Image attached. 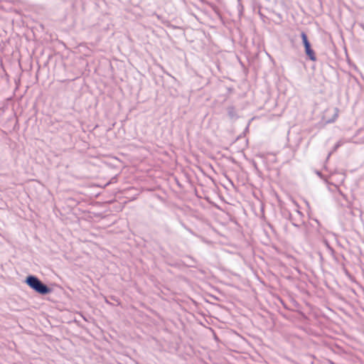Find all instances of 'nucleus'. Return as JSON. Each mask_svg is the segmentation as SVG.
I'll return each mask as SVG.
<instances>
[{"label": "nucleus", "mask_w": 364, "mask_h": 364, "mask_svg": "<svg viewBox=\"0 0 364 364\" xmlns=\"http://www.w3.org/2000/svg\"><path fill=\"white\" fill-rule=\"evenodd\" d=\"M26 284L36 293L46 295L52 292V289L45 284L39 278L34 275H28L25 280Z\"/></svg>", "instance_id": "obj_1"}, {"label": "nucleus", "mask_w": 364, "mask_h": 364, "mask_svg": "<svg viewBox=\"0 0 364 364\" xmlns=\"http://www.w3.org/2000/svg\"><path fill=\"white\" fill-rule=\"evenodd\" d=\"M301 38L302 40L303 45L305 49V53L309 57V58L312 61L316 60V56L314 50L311 48V43L308 40L307 35L305 32L302 31L301 33Z\"/></svg>", "instance_id": "obj_2"}, {"label": "nucleus", "mask_w": 364, "mask_h": 364, "mask_svg": "<svg viewBox=\"0 0 364 364\" xmlns=\"http://www.w3.org/2000/svg\"><path fill=\"white\" fill-rule=\"evenodd\" d=\"M226 109H227L228 115L231 120L235 121L239 118V116L237 114V110H236V108L235 106L230 105L226 108Z\"/></svg>", "instance_id": "obj_3"}, {"label": "nucleus", "mask_w": 364, "mask_h": 364, "mask_svg": "<svg viewBox=\"0 0 364 364\" xmlns=\"http://www.w3.org/2000/svg\"><path fill=\"white\" fill-rule=\"evenodd\" d=\"M326 244L329 250L333 253L334 252L333 249L329 245L328 242L326 241Z\"/></svg>", "instance_id": "obj_4"}, {"label": "nucleus", "mask_w": 364, "mask_h": 364, "mask_svg": "<svg viewBox=\"0 0 364 364\" xmlns=\"http://www.w3.org/2000/svg\"><path fill=\"white\" fill-rule=\"evenodd\" d=\"M288 216H289V220L292 222L293 220H292V218H291V214L290 213H288Z\"/></svg>", "instance_id": "obj_5"}, {"label": "nucleus", "mask_w": 364, "mask_h": 364, "mask_svg": "<svg viewBox=\"0 0 364 364\" xmlns=\"http://www.w3.org/2000/svg\"><path fill=\"white\" fill-rule=\"evenodd\" d=\"M339 146H340V143H339V142H338V143L336 144V145L335 146L334 149H336Z\"/></svg>", "instance_id": "obj_6"}, {"label": "nucleus", "mask_w": 364, "mask_h": 364, "mask_svg": "<svg viewBox=\"0 0 364 364\" xmlns=\"http://www.w3.org/2000/svg\"><path fill=\"white\" fill-rule=\"evenodd\" d=\"M360 26L364 30V24L363 23H360Z\"/></svg>", "instance_id": "obj_7"}, {"label": "nucleus", "mask_w": 364, "mask_h": 364, "mask_svg": "<svg viewBox=\"0 0 364 364\" xmlns=\"http://www.w3.org/2000/svg\"><path fill=\"white\" fill-rule=\"evenodd\" d=\"M291 223H292V225H294V226H296V227L298 226V225H297V224H296V223H294V221H292V222H291Z\"/></svg>", "instance_id": "obj_8"}, {"label": "nucleus", "mask_w": 364, "mask_h": 364, "mask_svg": "<svg viewBox=\"0 0 364 364\" xmlns=\"http://www.w3.org/2000/svg\"><path fill=\"white\" fill-rule=\"evenodd\" d=\"M111 298H112L113 300H114V301H117V302H118V300H117V299H116L114 296H112Z\"/></svg>", "instance_id": "obj_9"}]
</instances>
